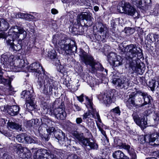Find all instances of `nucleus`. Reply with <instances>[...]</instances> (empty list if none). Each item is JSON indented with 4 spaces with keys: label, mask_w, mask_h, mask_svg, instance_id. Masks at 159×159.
Listing matches in <instances>:
<instances>
[{
    "label": "nucleus",
    "mask_w": 159,
    "mask_h": 159,
    "mask_svg": "<svg viewBox=\"0 0 159 159\" xmlns=\"http://www.w3.org/2000/svg\"><path fill=\"white\" fill-rule=\"evenodd\" d=\"M94 9L95 11H98L99 10V7L98 6H95L94 7Z\"/></svg>",
    "instance_id": "obj_59"
},
{
    "label": "nucleus",
    "mask_w": 159,
    "mask_h": 159,
    "mask_svg": "<svg viewBox=\"0 0 159 159\" xmlns=\"http://www.w3.org/2000/svg\"><path fill=\"white\" fill-rule=\"evenodd\" d=\"M8 125L9 127L12 129H15L19 131L22 130V125L16 122H9Z\"/></svg>",
    "instance_id": "obj_27"
},
{
    "label": "nucleus",
    "mask_w": 159,
    "mask_h": 159,
    "mask_svg": "<svg viewBox=\"0 0 159 159\" xmlns=\"http://www.w3.org/2000/svg\"><path fill=\"white\" fill-rule=\"evenodd\" d=\"M110 113L112 115L119 116L120 115V111L119 107H117L111 110Z\"/></svg>",
    "instance_id": "obj_30"
},
{
    "label": "nucleus",
    "mask_w": 159,
    "mask_h": 159,
    "mask_svg": "<svg viewBox=\"0 0 159 159\" xmlns=\"http://www.w3.org/2000/svg\"><path fill=\"white\" fill-rule=\"evenodd\" d=\"M7 112L8 114L11 116H14L18 114L20 110V108L17 106L13 105L7 107Z\"/></svg>",
    "instance_id": "obj_20"
},
{
    "label": "nucleus",
    "mask_w": 159,
    "mask_h": 159,
    "mask_svg": "<svg viewBox=\"0 0 159 159\" xmlns=\"http://www.w3.org/2000/svg\"><path fill=\"white\" fill-rule=\"evenodd\" d=\"M146 159H157L156 158H155V157H150V158H147Z\"/></svg>",
    "instance_id": "obj_63"
},
{
    "label": "nucleus",
    "mask_w": 159,
    "mask_h": 159,
    "mask_svg": "<svg viewBox=\"0 0 159 159\" xmlns=\"http://www.w3.org/2000/svg\"><path fill=\"white\" fill-rule=\"evenodd\" d=\"M75 111H79L81 110V108L78 106V104L75 103L73 107Z\"/></svg>",
    "instance_id": "obj_46"
},
{
    "label": "nucleus",
    "mask_w": 159,
    "mask_h": 159,
    "mask_svg": "<svg viewBox=\"0 0 159 159\" xmlns=\"http://www.w3.org/2000/svg\"><path fill=\"white\" fill-rule=\"evenodd\" d=\"M153 38L154 39V41H156V40H157V43H159V35L154 34L153 35Z\"/></svg>",
    "instance_id": "obj_52"
},
{
    "label": "nucleus",
    "mask_w": 159,
    "mask_h": 159,
    "mask_svg": "<svg viewBox=\"0 0 159 159\" xmlns=\"http://www.w3.org/2000/svg\"><path fill=\"white\" fill-rule=\"evenodd\" d=\"M51 13L53 14H55L58 13V11L56 9L53 8L51 10Z\"/></svg>",
    "instance_id": "obj_54"
},
{
    "label": "nucleus",
    "mask_w": 159,
    "mask_h": 159,
    "mask_svg": "<svg viewBox=\"0 0 159 159\" xmlns=\"http://www.w3.org/2000/svg\"><path fill=\"white\" fill-rule=\"evenodd\" d=\"M29 70L32 72H35L36 79L38 80V78L42 76L44 77L46 75L44 74V71L42 66L39 62H34L31 64L30 66Z\"/></svg>",
    "instance_id": "obj_10"
},
{
    "label": "nucleus",
    "mask_w": 159,
    "mask_h": 159,
    "mask_svg": "<svg viewBox=\"0 0 159 159\" xmlns=\"http://www.w3.org/2000/svg\"><path fill=\"white\" fill-rule=\"evenodd\" d=\"M59 39V36L58 34H57L54 35L53 36L52 42L53 43L56 44H58L57 40Z\"/></svg>",
    "instance_id": "obj_39"
},
{
    "label": "nucleus",
    "mask_w": 159,
    "mask_h": 159,
    "mask_svg": "<svg viewBox=\"0 0 159 159\" xmlns=\"http://www.w3.org/2000/svg\"><path fill=\"white\" fill-rule=\"evenodd\" d=\"M112 97V96L111 94L109 92H107L104 94H100L98 98L101 102H104L105 104L107 105L111 103Z\"/></svg>",
    "instance_id": "obj_18"
},
{
    "label": "nucleus",
    "mask_w": 159,
    "mask_h": 159,
    "mask_svg": "<svg viewBox=\"0 0 159 159\" xmlns=\"http://www.w3.org/2000/svg\"><path fill=\"white\" fill-rule=\"evenodd\" d=\"M6 37L4 35L2 34H0V38L4 39H5Z\"/></svg>",
    "instance_id": "obj_60"
},
{
    "label": "nucleus",
    "mask_w": 159,
    "mask_h": 159,
    "mask_svg": "<svg viewBox=\"0 0 159 159\" xmlns=\"http://www.w3.org/2000/svg\"><path fill=\"white\" fill-rule=\"evenodd\" d=\"M157 82L154 80H152L150 82L149 85L152 91H153L154 90L156 86H157Z\"/></svg>",
    "instance_id": "obj_31"
},
{
    "label": "nucleus",
    "mask_w": 159,
    "mask_h": 159,
    "mask_svg": "<svg viewBox=\"0 0 159 159\" xmlns=\"http://www.w3.org/2000/svg\"><path fill=\"white\" fill-rule=\"evenodd\" d=\"M85 98L87 102L86 103L87 105H86V107H90L91 109L93 111V112H91V111L90 110L84 113L83 115V120L87 118H89L91 117L92 116H93L94 115H95V112L94 111V109L92 106L93 103L92 102L91 100L90 99H89L87 96H85Z\"/></svg>",
    "instance_id": "obj_17"
},
{
    "label": "nucleus",
    "mask_w": 159,
    "mask_h": 159,
    "mask_svg": "<svg viewBox=\"0 0 159 159\" xmlns=\"http://www.w3.org/2000/svg\"><path fill=\"white\" fill-rule=\"evenodd\" d=\"M143 106H144V104H143V103L140 104H136L135 103V105L134 107H135L136 108H137L139 107H142Z\"/></svg>",
    "instance_id": "obj_56"
},
{
    "label": "nucleus",
    "mask_w": 159,
    "mask_h": 159,
    "mask_svg": "<svg viewBox=\"0 0 159 159\" xmlns=\"http://www.w3.org/2000/svg\"><path fill=\"white\" fill-rule=\"evenodd\" d=\"M14 58L13 55H11L9 53L6 52L2 55L1 58V63L3 65H8L11 66V63Z\"/></svg>",
    "instance_id": "obj_19"
},
{
    "label": "nucleus",
    "mask_w": 159,
    "mask_h": 159,
    "mask_svg": "<svg viewBox=\"0 0 159 159\" xmlns=\"http://www.w3.org/2000/svg\"><path fill=\"white\" fill-rule=\"evenodd\" d=\"M34 17L31 14L25 13V18L26 20H28L29 19H33Z\"/></svg>",
    "instance_id": "obj_44"
},
{
    "label": "nucleus",
    "mask_w": 159,
    "mask_h": 159,
    "mask_svg": "<svg viewBox=\"0 0 159 159\" xmlns=\"http://www.w3.org/2000/svg\"><path fill=\"white\" fill-rule=\"evenodd\" d=\"M141 141L142 143L145 142H154V144L159 145V133H154L151 136L149 135H146L142 136Z\"/></svg>",
    "instance_id": "obj_15"
},
{
    "label": "nucleus",
    "mask_w": 159,
    "mask_h": 159,
    "mask_svg": "<svg viewBox=\"0 0 159 159\" xmlns=\"http://www.w3.org/2000/svg\"><path fill=\"white\" fill-rule=\"evenodd\" d=\"M84 95L83 94L79 96H77V98L78 100L80 102H82L84 101L83 97Z\"/></svg>",
    "instance_id": "obj_50"
},
{
    "label": "nucleus",
    "mask_w": 159,
    "mask_h": 159,
    "mask_svg": "<svg viewBox=\"0 0 159 159\" xmlns=\"http://www.w3.org/2000/svg\"><path fill=\"white\" fill-rule=\"evenodd\" d=\"M27 124H28V126H29L30 127L32 126H34L33 123H29V121H28V122H27Z\"/></svg>",
    "instance_id": "obj_61"
},
{
    "label": "nucleus",
    "mask_w": 159,
    "mask_h": 159,
    "mask_svg": "<svg viewBox=\"0 0 159 159\" xmlns=\"http://www.w3.org/2000/svg\"><path fill=\"white\" fill-rule=\"evenodd\" d=\"M25 13H19L16 16V17L24 19Z\"/></svg>",
    "instance_id": "obj_48"
},
{
    "label": "nucleus",
    "mask_w": 159,
    "mask_h": 159,
    "mask_svg": "<svg viewBox=\"0 0 159 159\" xmlns=\"http://www.w3.org/2000/svg\"><path fill=\"white\" fill-rule=\"evenodd\" d=\"M16 152L17 153H20V152H23V148L20 144H19L16 147Z\"/></svg>",
    "instance_id": "obj_41"
},
{
    "label": "nucleus",
    "mask_w": 159,
    "mask_h": 159,
    "mask_svg": "<svg viewBox=\"0 0 159 159\" xmlns=\"http://www.w3.org/2000/svg\"><path fill=\"white\" fill-rule=\"evenodd\" d=\"M1 132L2 134H3L6 136H9V134L8 133L7 131H1Z\"/></svg>",
    "instance_id": "obj_57"
},
{
    "label": "nucleus",
    "mask_w": 159,
    "mask_h": 159,
    "mask_svg": "<svg viewBox=\"0 0 159 159\" xmlns=\"http://www.w3.org/2000/svg\"><path fill=\"white\" fill-rule=\"evenodd\" d=\"M108 60L111 65L114 67L121 65L123 59L120 56H117L115 53H110L107 56Z\"/></svg>",
    "instance_id": "obj_13"
},
{
    "label": "nucleus",
    "mask_w": 159,
    "mask_h": 159,
    "mask_svg": "<svg viewBox=\"0 0 159 159\" xmlns=\"http://www.w3.org/2000/svg\"><path fill=\"white\" fill-rule=\"evenodd\" d=\"M61 1L63 2V3H65L67 2H72V1L75 2V1H76V0H61Z\"/></svg>",
    "instance_id": "obj_55"
},
{
    "label": "nucleus",
    "mask_w": 159,
    "mask_h": 159,
    "mask_svg": "<svg viewBox=\"0 0 159 159\" xmlns=\"http://www.w3.org/2000/svg\"><path fill=\"white\" fill-rule=\"evenodd\" d=\"M42 124L41 126L45 128L52 126L53 122L49 119L47 118L43 117L41 119Z\"/></svg>",
    "instance_id": "obj_25"
},
{
    "label": "nucleus",
    "mask_w": 159,
    "mask_h": 159,
    "mask_svg": "<svg viewBox=\"0 0 159 159\" xmlns=\"http://www.w3.org/2000/svg\"><path fill=\"white\" fill-rule=\"evenodd\" d=\"M112 83L121 89H127L130 84V79L124 77L122 78L114 79Z\"/></svg>",
    "instance_id": "obj_14"
},
{
    "label": "nucleus",
    "mask_w": 159,
    "mask_h": 159,
    "mask_svg": "<svg viewBox=\"0 0 159 159\" xmlns=\"http://www.w3.org/2000/svg\"><path fill=\"white\" fill-rule=\"evenodd\" d=\"M90 18L89 15L86 12H82L81 14H78L77 16V22L79 23L81 20H89Z\"/></svg>",
    "instance_id": "obj_26"
},
{
    "label": "nucleus",
    "mask_w": 159,
    "mask_h": 159,
    "mask_svg": "<svg viewBox=\"0 0 159 159\" xmlns=\"http://www.w3.org/2000/svg\"><path fill=\"white\" fill-rule=\"evenodd\" d=\"M135 96L132 94L129 95L128 99L126 102V105L129 109H131L135 105Z\"/></svg>",
    "instance_id": "obj_24"
},
{
    "label": "nucleus",
    "mask_w": 159,
    "mask_h": 159,
    "mask_svg": "<svg viewBox=\"0 0 159 159\" xmlns=\"http://www.w3.org/2000/svg\"><path fill=\"white\" fill-rule=\"evenodd\" d=\"M46 129L47 133L50 135L52 133L54 132L55 131V128L53 127L52 126L48 127V128H46Z\"/></svg>",
    "instance_id": "obj_38"
},
{
    "label": "nucleus",
    "mask_w": 159,
    "mask_h": 159,
    "mask_svg": "<svg viewBox=\"0 0 159 159\" xmlns=\"http://www.w3.org/2000/svg\"><path fill=\"white\" fill-rule=\"evenodd\" d=\"M71 45L70 44H65L61 46V48L65 51V52L68 54H70Z\"/></svg>",
    "instance_id": "obj_28"
},
{
    "label": "nucleus",
    "mask_w": 159,
    "mask_h": 159,
    "mask_svg": "<svg viewBox=\"0 0 159 159\" xmlns=\"http://www.w3.org/2000/svg\"><path fill=\"white\" fill-rule=\"evenodd\" d=\"M137 94L143 97L144 100V102L143 104H144V106L150 102L151 97L150 96L148 95L146 93L143 92L139 91L137 92Z\"/></svg>",
    "instance_id": "obj_22"
},
{
    "label": "nucleus",
    "mask_w": 159,
    "mask_h": 159,
    "mask_svg": "<svg viewBox=\"0 0 159 159\" xmlns=\"http://www.w3.org/2000/svg\"><path fill=\"white\" fill-rule=\"evenodd\" d=\"M39 120L37 119H33L29 121V123H32L34 125H39Z\"/></svg>",
    "instance_id": "obj_43"
},
{
    "label": "nucleus",
    "mask_w": 159,
    "mask_h": 159,
    "mask_svg": "<svg viewBox=\"0 0 159 159\" xmlns=\"http://www.w3.org/2000/svg\"><path fill=\"white\" fill-rule=\"evenodd\" d=\"M34 158V159H56V156L49 150L44 149L37 150Z\"/></svg>",
    "instance_id": "obj_9"
},
{
    "label": "nucleus",
    "mask_w": 159,
    "mask_h": 159,
    "mask_svg": "<svg viewBox=\"0 0 159 159\" xmlns=\"http://www.w3.org/2000/svg\"><path fill=\"white\" fill-rule=\"evenodd\" d=\"M49 134H44L43 136V138H44L45 140L48 141L49 138Z\"/></svg>",
    "instance_id": "obj_51"
},
{
    "label": "nucleus",
    "mask_w": 159,
    "mask_h": 159,
    "mask_svg": "<svg viewBox=\"0 0 159 159\" xmlns=\"http://www.w3.org/2000/svg\"><path fill=\"white\" fill-rule=\"evenodd\" d=\"M66 42V39L64 38V39H61L58 41V46L61 48V46L62 45H65V43Z\"/></svg>",
    "instance_id": "obj_42"
},
{
    "label": "nucleus",
    "mask_w": 159,
    "mask_h": 159,
    "mask_svg": "<svg viewBox=\"0 0 159 159\" xmlns=\"http://www.w3.org/2000/svg\"><path fill=\"white\" fill-rule=\"evenodd\" d=\"M154 120L156 123H159V113H157L156 114L154 117Z\"/></svg>",
    "instance_id": "obj_47"
},
{
    "label": "nucleus",
    "mask_w": 159,
    "mask_h": 159,
    "mask_svg": "<svg viewBox=\"0 0 159 159\" xmlns=\"http://www.w3.org/2000/svg\"><path fill=\"white\" fill-rule=\"evenodd\" d=\"M55 136L56 139L58 140L60 144H64L65 142V134L62 131L61 132H56Z\"/></svg>",
    "instance_id": "obj_21"
},
{
    "label": "nucleus",
    "mask_w": 159,
    "mask_h": 159,
    "mask_svg": "<svg viewBox=\"0 0 159 159\" xmlns=\"http://www.w3.org/2000/svg\"><path fill=\"white\" fill-rule=\"evenodd\" d=\"M1 29L3 31L7 30L9 27V24L5 20L1 19Z\"/></svg>",
    "instance_id": "obj_29"
},
{
    "label": "nucleus",
    "mask_w": 159,
    "mask_h": 159,
    "mask_svg": "<svg viewBox=\"0 0 159 159\" xmlns=\"http://www.w3.org/2000/svg\"><path fill=\"white\" fill-rule=\"evenodd\" d=\"M82 127V131L87 135L89 138H85L83 135V133H79L77 131L74 132L73 135L79 141V143L84 148H87L89 150H97L98 148V145L94 142H91L90 139L92 136L90 132L83 126Z\"/></svg>",
    "instance_id": "obj_3"
},
{
    "label": "nucleus",
    "mask_w": 159,
    "mask_h": 159,
    "mask_svg": "<svg viewBox=\"0 0 159 159\" xmlns=\"http://www.w3.org/2000/svg\"><path fill=\"white\" fill-rule=\"evenodd\" d=\"M59 66V69H58L59 71L62 74H64L66 72V70H65L64 67L62 65H60V66L58 65Z\"/></svg>",
    "instance_id": "obj_45"
},
{
    "label": "nucleus",
    "mask_w": 159,
    "mask_h": 159,
    "mask_svg": "<svg viewBox=\"0 0 159 159\" xmlns=\"http://www.w3.org/2000/svg\"><path fill=\"white\" fill-rule=\"evenodd\" d=\"M138 49L136 44H131L126 46L125 49V51L126 52L125 58L130 61V66L133 70L135 73L140 75L143 74L141 68V66L137 61L139 60L137 58L138 55L142 54Z\"/></svg>",
    "instance_id": "obj_1"
},
{
    "label": "nucleus",
    "mask_w": 159,
    "mask_h": 159,
    "mask_svg": "<svg viewBox=\"0 0 159 159\" xmlns=\"http://www.w3.org/2000/svg\"><path fill=\"white\" fill-rule=\"evenodd\" d=\"M67 159H82L75 154H72L68 157Z\"/></svg>",
    "instance_id": "obj_40"
},
{
    "label": "nucleus",
    "mask_w": 159,
    "mask_h": 159,
    "mask_svg": "<svg viewBox=\"0 0 159 159\" xmlns=\"http://www.w3.org/2000/svg\"><path fill=\"white\" fill-rule=\"evenodd\" d=\"M81 51L82 53L79 54L81 59L86 65H89L91 67V70L92 73H95L97 71H103L104 68L100 63H96L92 57L87 55L83 50Z\"/></svg>",
    "instance_id": "obj_6"
},
{
    "label": "nucleus",
    "mask_w": 159,
    "mask_h": 159,
    "mask_svg": "<svg viewBox=\"0 0 159 159\" xmlns=\"http://www.w3.org/2000/svg\"><path fill=\"white\" fill-rule=\"evenodd\" d=\"M50 113L51 115L55 116L58 119L63 120L66 116V113L62 108H57L53 109H51L50 110Z\"/></svg>",
    "instance_id": "obj_16"
},
{
    "label": "nucleus",
    "mask_w": 159,
    "mask_h": 159,
    "mask_svg": "<svg viewBox=\"0 0 159 159\" xmlns=\"http://www.w3.org/2000/svg\"><path fill=\"white\" fill-rule=\"evenodd\" d=\"M29 151V155H28V157H30L31 156V153H30V150L28 151Z\"/></svg>",
    "instance_id": "obj_62"
},
{
    "label": "nucleus",
    "mask_w": 159,
    "mask_h": 159,
    "mask_svg": "<svg viewBox=\"0 0 159 159\" xmlns=\"http://www.w3.org/2000/svg\"><path fill=\"white\" fill-rule=\"evenodd\" d=\"M132 116L135 123L142 129H144L147 127V121L145 116L144 115L142 117H140L137 112L134 111L132 115Z\"/></svg>",
    "instance_id": "obj_11"
},
{
    "label": "nucleus",
    "mask_w": 159,
    "mask_h": 159,
    "mask_svg": "<svg viewBox=\"0 0 159 159\" xmlns=\"http://www.w3.org/2000/svg\"><path fill=\"white\" fill-rule=\"evenodd\" d=\"M73 44L71 45L70 48V53L71 54L72 52L74 53V52H76L77 51V47L76 45L75 44L74 42L72 41Z\"/></svg>",
    "instance_id": "obj_37"
},
{
    "label": "nucleus",
    "mask_w": 159,
    "mask_h": 159,
    "mask_svg": "<svg viewBox=\"0 0 159 159\" xmlns=\"http://www.w3.org/2000/svg\"><path fill=\"white\" fill-rule=\"evenodd\" d=\"M26 64L24 59L17 58L15 57L12 62L11 63V66H12V68L15 72L22 71Z\"/></svg>",
    "instance_id": "obj_12"
},
{
    "label": "nucleus",
    "mask_w": 159,
    "mask_h": 159,
    "mask_svg": "<svg viewBox=\"0 0 159 159\" xmlns=\"http://www.w3.org/2000/svg\"><path fill=\"white\" fill-rule=\"evenodd\" d=\"M133 3L137 7H143L146 4L150 3L151 0H131Z\"/></svg>",
    "instance_id": "obj_23"
},
{
    "label": "nucleus",
    "mask_w": 159,
    "mask_h": 159,
    "mask_svg": "<svg viewBox=\"0 0 159 159\" xmlns=\"http://www.w3.org/2000/svg\"><path fill=\"white\" fill-rule=\"evenodd\" d=\"M48 55L51 59H55L56 56V52L54 50H51L48 51Z\"/></svg>",
    "instance_id": "obj_35"
},
{
    "label": "nucleus",
    "mask_w": 159,
    "mask_h": 159,
    "mask_svg": "<svg viewBox=\"0 0 159 159\" xmlns=\"http://www.w3.org/2000/svg\"><path fill=\"white\" fill-rule=\"evenodd\" d=\"M152 13L153 15L156 16L159 14V4H157L155 5Z\"/></svg>",
    "instance_id": "obj_36"
},
{
    "label": "nucleus",
    "mask_w": 159,
    "mask_h": 159,
    "mask_svg": "<svg viewBox=\"0 0 159 159\" xmlns=\"http://www.w3.org/2000/svg\"><path fill=\"white\" fill-rule=\"evenodd\" d=\"M117 145L120 148H123L126 150L129 154L131 158L130 159L124 154V153L120 150L115 151L112 154L113 157L116 159H136L137 158L136 154L134 149L130 148L129 145L125 143L121 142L120 140L119 139Z\"/></svg>",
    "instance_id": "obj_4"
},
{
    "label": "nucleus",
    "mask_w": 159,
    "mask_h": 159,
    "mask_svg": "<svg viewBox=\"0 0 159 159\" xmlns=\"http://www.w3.org/2000/svg\"><path fill=\"white\" fill-rule=\"evenodd\" d=\"M21 98L26 99V108L28 110L32 111L34 108L35 103L34 102L35 97L34 93L33 91L31 92L29 91H24L21 95Z\"/></svg>",
    "instance_id": "obj_7"
},
{
    "label": "nucleus",
    "mask_w": 159,
    "mask_h": 159,
    "mask_svg": "<svg viewBox=\"0 0 159 159\" xmlns=\"http://www.w3.org/2000/svg\"><path fill=\"white\" fill-rule=\"evenodd\" d=\"M11 30H12L13 34H9L6 36L4 42L12 51H19L22 47V45L21 44L22 41H19L18 43L15 45L13 42L14 39L19 38L20 34L26 35V33L23 28L17 26L11 27Z\"/></svg>",
    "instance_id": "obj_2"
},
{
    "label": "nucleus",
    "mask_w": 159,
    "mask_h": 159,
    "mask_svg": "<svg viewBox=\"0 0 159 159\" xmlns=\"http://www.w3.org/2000/svg\"><path fill=\"white\" fill-rule=\"evenodd\" d=\"M83 122L82 119L81 117H78L76 119V122L77 124H79Z\"/></svg>",
    "instance_id": "obj_53"
},
{
    "label": "nucleus",
    "mask_w": 159,
    "mask_h": 159,
    "mask_svg": "<svg viewBox=\"0 0 159 159\" xmlns=\"http://www.w3.org/2000/svg\"><path fill=\"white\" fill-rule=\"evenodd\" d=\"M95 84H96V83H94L93 82V86Z\"/></svg>",
    "instance_id": "obj_64"
},
{
    "label": "nucleus",
    "mask_w": 159,
    "mask_h": 159,
    "mask_svg": "<svg viewBox=\"0 0 159 159\" xmlns=\"http://www.w3.org/2000/svg\"><path fill=\"white\" fill-rule=\"evenodd\" d=\"M94 111L95 112V114H96L97 118L98 119V120L99 121L100 120V116L99 115L98 113V112H97L96 111L95 112V110H94Z\"/></svg>",
    "instance_id": "obj_58"
},
{
    "label": "nucleus",
    "mask_w": 159,
    "mask_h": 159,
    "mask_svg": "<svg viewBox=\"0 0 159 159\" xmlns=\"http://www.w3.org/2000/svg\"><path fill=\"white\" fill-rule=\"evenodd\" d=\"M11 80H10V83H5V84H4L5 85H7L8 86V89L9 90L11 91H13V88L12 87L11 85Z\"/></svg>",
    "instance_id": "obj_49"
},
{
    "label": "nucleus",
    "mask_w": 159,
    "mask_h": 159,
    "mask_svg": "<svg viewBox=\"0 0 159 159\" xmlns=\"http://www.w3.org/2000/svg\"><path fill=\"white\" fill-rule=\"evenodd\" d=\"M119 11L131 16L134 18H139V15L135 9L128 2H125L123 6L120 7L118 8Z\"/></svg>",
    "instance_id": "obj_8"
},
{
    "label": "nucleus",
    "mask_w": 159,
    "mask_h": 159,
    "mask_svg": "<svg viewBox=\"0 0 159 159\" xmlns=\"http://www.w3.org/2000/svg\"><path fill=\"white\" fill-rule=\"evenodd\" d=\"M25 138V134H21L17 136L16 139L20 143H24Z\"/></svg>",
    "instance_id": "obj_34"
},
{
    "label": "nucleus",
    "mask_w": 159,
    "mask_h": 159,
    "mask_svg": "<svg viewBox=\"0 0 159 159\" xmlns=\"http://www.w3.org/2000/svg\"><path fill=\"white\" fill-rule=\"evenodd\" d=\"M97 28L99 29V31L102 33L106 30V28L101 22H98L97 25Z\"/></svg>",
    "instance_id": "obj_32"
},
{
    "label": "nucleus",
    "mask_w": 159,
    "mask_h": 159,
    "mask_svg": "<svg viewBox=\"0 0 159 159\" xmlns=\"http://www.w3.org/2000/svg\"><path fill=\"white\" fill-rule=\"evenodd\" d=\"M25 143H35L34 140L30 136H27L25 134Z\"/></svg>",
    "instance_id": "obj_33"
},
{
    "label": "nucleus",
    "mask_w": 159,
    "mask_h": 159,
    "mask_svg": "<svg viewBox=\"0 0 159 159\" xmlns=\"http://www.w3.org/2000/svg\"><path fill=\"white\" fill-rule=\"evenodd\" d=\"M37 81L41 86L44 85L43 92L46 95H51L53 92L55 93L56 89H57V87L55 85V81L46 75L44 77L41 76L40 78H38Z\"/></svg>",
    "instance_id": "obj_5"
}]
</instances>
